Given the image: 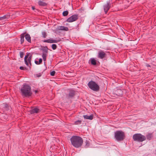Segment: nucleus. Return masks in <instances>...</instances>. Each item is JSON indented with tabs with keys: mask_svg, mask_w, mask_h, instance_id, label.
<instances>
[{
	"mask_svg": "<svg viewBox=\"0 0 156 156\" xmlns=\"http://www.w3.org/2000/svg\"><path fill=\"white\" fill-rule=\"evenodd\" d=\"M71 144L76 148L81 147L83 144V140L82 138L80 136H73L70 139Z\"/></svg>",
	"mask_w": 156,
	"mask_h": 156,
	"instance_id": "nucleus-1",
	"label": "nucleus"
},
{
	"mask_svg": "<svg viewBox=\"0 0 156 156\" xmlns=\"http://www.w3.org/2000/svg\"><path fill=\"white\" fill-rule=\"evenodd\" d=\"M20 90L22 95L24 97H29L31 96L32 94L31 87L27 84H24Z\"/></svg>",
	"mask_w": 156,
	"mask_h": 156,
	"instance_id": "nucleus-2",
	"label": "nucleus"
},
{
	"mask_svg": "<svg viewBox=\"0 0 156 156\" xmlns=\"http://www.w3.org/2000/svg\"><path fill=\"white\" fill-rule=\"evenodd\" d=\"M125 137L124 132L121 130H117L114 133V138L118 141L123 140Z\"/></svg>",
	"mask_w": 156,
	"mask_h": 156,
	"instance_id": "nucleus-3",
	"label": "nucleus"
},
{
	"mask_svg": "<svg viewBox=\"0 0 156 156\" xmlns=\"http://www.w3.org/2000/svg\"><path fill=\"white\" fill-rule=\"evenodd\" d=\"M133 138L134 141L139 142H142L146 140V136L140 133H136L134 134Z\"/></svg>",
	"mask_w": 156,
	"mask_h": 156,
	"instance_id": "nucleus-4",
	"label": "nucleus"
},
{
	"mask_svg": "<svg viewBox=\"0 0 156 156\" xmlns=\"http://www.w3.org/2000/svg\"><path fill=\"white\" fill-rule=\"evenodd\" d=\"M87 85L90 89L94 91H97L99 90V86L94 81H91L89 82Z\"/></svg>",
	"mask_w": 156,
	"mask_h": 156,
	"instance_id": "nucleus-5",
	"label": "nucleus"
},
{
	"mask_svg": "<svg viewBox=\"0 0 156 156\" xmlns=\"http://www.w3.org/2000/svg\"><path fill=\"white\" fill-rule=\"evenodd\" d=\"M48 49L47 46L43 47L41 49V50L42 51V57L43 60L45 61L46 60V57L48 55Z\"/></svg>",
	"mask_w": 156,
	"mask_h": 156,
	"instance_id": "nucleus-6",
	"label": "nucleus"
},
{
	"mask_svg": "<svg viewBox=\"0 0 156 156\" xmlns=\"http://www.w3.org/2000/svg\"><path fill=\"white\" fill-rule=\"evenodd\" d=\"M76 93L75 91L72 89L69 90L68 94H66V98L68 100L72 99L75 95Z\"/></svg>",
	"mask_w": 156,
	"mask_h": 156,
	"instance_id": "nucleus-7",
	"label": "nucleus"
},
{
	"mask_svg": "<svg viewBox=\"0 0 156 156\" xmlns=\"http://www.w3.org/2000/svg\"><path fill=\"white\" fill-rule=\"evenodd\" d=\"M78 19V15L74 14L72 15L68 18L66 21L69 23H71L76 21Z\"/></svg>",
	"mask_w": 156,
	"mask_h": 156,
	"instance_id": "nucleus-8",
	"label": "nucleus"
},
{
	"mask_svg": "<svg viewBox=\"0 0 156 156\" xmlns=\"http://www.w3.org/2000/svg\"><path fill=\"white\" fill-rule=\"evenodd\" d=\"M106 54L104 51L100 50L98 51L97 57L99 58L103 59L106 57Z\"/></svg>",
	"mask_w": 156,
	"mask_h": 156,
	"instance_id": "nucleus-9",
	"label": "nucleus"
},
{
	"mask_svg": "<svg viewBox=\"0 0 156 156\" xmlns=\"http://www.w3.org/2000/svg\"><path fill=\"white\" fill-rule=\"evenodd\" d=\"M29 56L28 55H27L24 58V62L25 64L27 66H28V63L31 65V61L32 57V55H30Z\"/></svg>",
	"mask_w": 156,
	"mask_h": 156,
	"instance_id": "nucleus-10",
	"label": "nucleus"
},
{
	"mask_svg": "<svg viewBox=\"0 0 156 156\" xmlns=\"http://www.w3.org/2000/svg\"><path fill=\"white\" fill-rule=\"evenodd\" d=\"M111 7V3L109 2H107L106 4H105L104 6V9L105 14H107L108 11Z\"/></svg>",
	"mask_w": 156,
	"mask_h": 156,
	"instance_id": "nucleus-11",
	"label": "nucleus"
},
{
	"mask_svg": "<svg viewBox=\"0 0 156 156\" xmlns=\"http://www.w3.org/2000/svg\"><path fill=\"white\" fill-rule=\"evenodd\" d=\"M61 41L60 40H54L53 38H50L47 40L43 41V42H46L50 43H57Z\"/></svg>",
	"mask_w": 156,
	"mask_h": 156,
	"instance_id": "nucleus-12",
	"label": "nucleus"
},
{
	"mask_svg": "<svg viewBox=\"0 0 156 156\" xmlns=\"http://www.w3.org/2000/svg\"><path fill=\"white\" fill-rule=\"evenodd\" d=\"M123 92L121 89H118L115 91L114 94L117 96H120L123 94Z\"/></svg>",
	"mask_w": 156,
	"mask_h": 156,
	"instance_id": "nucleus-13",
	"label": "nucleus"
},
{
	"mask_svg": "<svg viewBox=\"0 0 156 156\" xmlns=\"http://www.w3.org/2000/svg\"><path fill=\"white\" fill-rule=\"evenodd\" d=\"M25 37V38L26 40L29 43H31V37L30 35L28 34H26L25 33V34H24Z\"/></svg>",
	"mask_w": 156,
	"mask_h": 156,
	"instance_id": "nucleus-14",
	"label": "nucleus"
},
{
	"mask_svg": "<svg viewBox=\"0 0 156 156\" xmlns=\"http://www.w3.org/2000/svg\"><path fill=\"white\" fill-rule=\"evenodd\" d=\"M39 109L37 108H35L32 109H31L30 111V113L31 114H34V113H37L39 112Z\"/></svg>",
	"mask_w": 156,
	"mask_h": 156,
	"instance_id": "nucleus-15",
	"label": "nucleus"
},
{
	"mask_svg": "<svg viewBox=\"0 0 156 156\" xmlns=\"http://www.w3.org/2000/svg\"><path fill=\"white\" fill-rule=\"evenodd\" d=\"M89 62H90L91 65H95L96 64V61L94 58H91L89 60Z\"/></svg>",
	"mask_w": 156,
	"mask_h": 156,
	"instance_id": "nucleus-16",
	"label": "nucleus"
},
{
	"mask_svg": "<svg viewBox=\"0 0 156 156\" xmlns=\"http://www.w3.org/2000/svg\"><path fill=\"white\" fill-rule=\"evenodd\" d=\"M58 29L62 30L68 31L69 30L68 28L64 26H60L58 27Z\"/></svg>",
	"mask_w": 156,
	"mask_h": 156,
	"instance_id": "nucleus-17",
	"label": "nucleus"
},
{
	"mask_svg": "<svg viewBox=\"0 0 156 156\" xmlns=\"http://www.w3.org/2000/svg\"><path fill=\"white\" fill-rule=\"evenodd\" d=\"M25 34V33H22L20 35V43L22 44L23 43L24 41V37H25L24 34Z\"/></svg>",
	"mask_w": 156,
	"mask_h": 156,
	"instance_id": "nucleus-18",
	"label": "nucleus"
},
{
	"mask_svg": "<svg viewBox=\"0 0 156 156\" xmlns=\"http://www.w3.org/2000/svg\"><path fill=\"white\" fill-rule=\"evenodd\" d=\"M83 117L84 119H88L90 120H92L93 119V115H90V116H88L87 115H85L83 116Z\"/></svg>",
	"mask_w": 156,
	"mask_h": 156,
	"instance_id": "nucleus-19",
	"label": "nucleus"
},
{
	"mask_svg": "<svg viewBox=\"0 0 156 156\" xmlns=\"http://www.w3.org/2000/svg\"><path fill=\"white\" fill-rule=\"evenodd\" d=\"M9 17V16L8 15H5L3 16L0 17V20H5L8 19Z\"/></svg>",
	"mask_w": 156,
	"mask_h": 156,
	"instance_id": "nucleus-20",
	"label": "nucleus"
},
{
	"mask_svg": "<svg viewBox=\"0 0 156 156\" xmlns=\"http://www.w3.org/2000/svg\"><path fill=\"white\" fill-rule=\"evenodd\" d=\"M38 3L39 5L41 6H45L47 5V4L46 3L41 1H39Z\"/></svg>",
	"mask_w": 156,
	"mask_h": 156,
	"instance_id": "nucleus-21",
	"label": "nucleus"
},
{
	"mask_svg": "<svg viewBox=\"0 0 156 156\" xmlns=\"http://www.w3.org/2000/svg\"><path fill=\"white\" fill-rule=\"evenodd\" d=\"M83 144L85 147H87L90 145V143L88 140H86L85 141H84Z\"/></svg>",
	"mask_w": 156,
	"mask_h": 156,
	"instance_id": "nucleus-22",
	"label": "nucleus"
},
{
	"mask_svg": "<svg viewBox=\"0 0 156 156\" xmlns=\"http://www.w3.org/2000/svg\"><path fill=\"white\" fill-rule=\"evenodd\" d=\"M3 106V108H5L6 110H8L9 109V107L7 104H4Z\"/></svg>",
	"mask_w": 156,
	"mask_h": 156,
	"instance_id": "nucleus-23",
	"label": "nucleus"
},
{
	"mask_svg": "<svg viewBox=\"0 0 156 156\" xmlns=\"http://www.w3.org/2000/svg\"><path fill=\"white\" fill-rule=\"evenodd\" d=\"M42 37L44 38H45L47 36V34L45 31H42Z\"/></svg>",
	"mask_w": 156,
	"mask_h": 156,
	"instance_id": "nucleus-24",
	"label": "nucleus"
},
{
	"mask_svg": "<svg viewBox=\"0 0 156 156\" xmlns=\"http://www.w3.org/2000/svg\"><path fill=\"white\" fill-rule=\"evenodd\" d=\"M152 136V134L151 133H149L146 136V138H147V140H149L151 139Z\"/></svg>",
	"mask_w": 156,
	"mask_h": 156,
	"instance_id": "nucleus-25",
	"label": "nucleus"
},
{
	"mask_svg": "<svg viewBox=\"0 0 156 156\" xmlns=\"http://www.w3.org/2000/svg\"><path fill=\"white\" fill-rule=\"evenodd\" d=\"M68 13L69 12L67 11H65L63 12L62 15L64 16H66L68 14Z\"/></svg>",
	"mask_w": 156,
	"mask_h": 156,
	"instance_id": "nucleus-26",
	"label": "nucleus"
},
{
	"mask_svg": "<svg viewBox=\"0 0 156 156\" xmlns=\"http://www.w3.org/2000/svg\"><path fill=\"white\" fill-rule=\"evenodd\" d=\"M51 48L53 50H55L57 48V46L56 44H53L51 45Z\"/></svg>",
	"mask_w": 156,
	"mask_h": 156,
	"instance_id": "nucleus-27",
	"label": "nucleus"
},
{
	"mask_svg": "<svg viewBox=\"0 0 156 156\" xmlns=\"http://www.w3.org/2000/svg\"><path fill=\"white\" fill-rule=\"evenodd\" d=\"M81 121L80 120H78L75 122L74 124L75 125H78L81 124Z\"/></svg>",
	"mask_w": 156,
	"mask_h": 156,
	"instance_id": "nucleus-28",
	"label": "nucleus"
},
{
	"mask_svg": "<svg viewBox=\"0 0 156 156\" xmlns=\"http://www.w3.org/2000/svg\"><path fill=\"white\" fill-rule=\"evenodd\" d=\"M55 73V72L54 71H52L50 73V75L51 76H54Z\"/></svg>",
	"mask_w": 156,
	"mask_h": 156,
	"instance_id": "nucleus-29",
	"label": "nucleus"
},
{
	"mask_svg": "<svg viewBox=\"0 0 156 156\" xmlns=\"http://www.w3.org/2000/svg\"><path fill=\"white\" fill-rule=\"evenodd\" d=\"M20 55L21 58H22L23 57L24 53L23 52L20 51Z\"/></svg>",
	"mask_w": 156,
	"mask_h": 156,
	"instance_id": "nucleus-30",
	"label": "nucleus"
},
{
	"mask_svg": "<svg viewBox=\"0 0 156 156\" xmlns=\"http://www.w3.org/2000/svg\"><path fill=\"white\" fill-rule=\"evenodd\" d=\"M20 69L21 70H26V68L25 67H23V66H20Z\"/></svg>",
	"mask_w": 156,
	"mask_h": 156,
	"instance_id": "nucleus-31",
	"label": "nucleus"
},
{
	"mask_svg": "<svg viewBox=\"0 0 156 156\" xmlns=\"http://www.w3.org/2000/svg\"><path fill=\"white\" fill-rule=\"evenodd\" d=\"M41 73H39L36 74V76L38 77H40L41 76Z\"/></svg>",
	"mask_w": 156,
	"mask_h": 156,
	"instance_id": "nucleus-32",
	"label": "nucleus"
},
{
	"mask_svg": "<svg viewBox=\"0 0 156 156\" xmlns=\"http://www.w3.org/2000/svg\"><path fill=\"white\" fill-rule=\"evenodd\" d=\"M42 59L41 58H40L39 60V62H38L39 64H41L42 63Z\"/></svg>",
	"mask_w": 156,
	"mask_h": 156,
	"instance_id": "nucleus-33",
	"label": "nucleus"
},
{
	"mask_svg": "<svg viewBox=\"0 0 156 156\" xmlns=\"http://www.w3.org/2000/svg\"><path fill=\"white\" fill-rule=\"evenodd\" d=\"M146 66L147 67H151L150 65L149 64H148L146 63Z\"/></svg>",
	"mask_w": 156,
	"mask_h": 156,
	"instance_id": "nucleus-34",
	"label": "nucleus"
},
{
	"mask_svg": "<svg viewBox=\"0 0 156 156\" xmlns=\"http://www.w3.org/2000/svg\"><path fill=\"white\" fill-rule=\"evenodd\" d=\"M35 64L37 65L40 64H39V62L37 61H35Z\"/></svg>",
	"mask_w": 156,
	"mask_h": 156,
	"instance_id": "nucleus-35",
	"label": "nucleus"
},
{
	"mask_svg": "<svg viewBox=\"0 0 156 156\" xmlns=\"http://www.w3.org/2000/svg\"><path fill=\"white\" fill-rule=\"evenodd\" d=\"M32 9L33 10H34L35 9V8L34 7H32Z\"/></svg>",
	"mask_w": 156,
	"mask_h": 156,
	"instance_id": "nucleus-36",
	"label": "nucleus"
},
{
	"mask_svg": "<svg viewBox=\"0 0 156 156\" xmlns=\"http://www.w3.org/2000/svg\"><path fill=\"white\" fill-rule=\"evenodd\" d=\"M35 92L36 93L37 92V90L35 91Z\"/></svg>",
	"mask_w": 156,
	"mask_h": 156,
	"instance_id": "nucleus-37",
	"label": "nucleus"
}]
</instances>
